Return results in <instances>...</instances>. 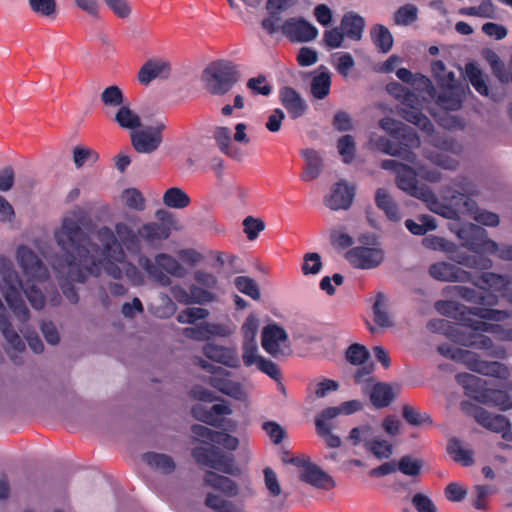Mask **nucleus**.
<instances>
[{"label": "nucleus", "instance_id": "1", "mask_svg": "<svg viewBox=\"0 0 512 512\" xmlns=\"http://www.w3.org/2000/svg\"><path fill=\"white\" fill-rule=\"evenodd\" d=\"M84 216V210L75 207L61 217L53 231L62 255L52 259L51 268L66 298L76 303L78 294L71 285L102 272L114 279L125 277L133 285L144 284L141 271L126 254L139 252V218L126 215L112 228L102 225L88 235L82 227Z\"/></svg>", "mask_w": 512, "mask_h": 512}, {"label": "nucleus", "instance_id": "2", "mask_svg": "<svg viewBox=\"0 0 512 512\" xmlns=\"http://www.w3.org/2000/svg\"><path fill=\"white\" fill-rule=\"evenodd\" d=\"M16 261L21 268L23 281L11 260L0 257V293L17 321L16 326L13 324L16 332L19 336L23 335L34 353L40 354L44 351V344L29 324L31 313L22 292L34 309L41 310L45 305V296L38 285L49 279V272L40 258L27 246L17 249Z\"/></svg>", "mask_w": 512, "mask_h": 512}, {"label": "nucleus", "instance_id": "3", "mask_svg": "<svg viewBox=\"0 0 512 512\" xmlns=\"http://www.w3.org/2000/svg\"><path fill=\"white\" fill-rule=\"evenodd\" d=\"M436 310L443 316L459 321L473 331L488 332L498 336L501 341H512V328H505L490 322H504L510 318L507 310L491 307H467L457 301H438Z\"/></svg>", "mask_w": 512, "mask_h": 512}, {"label": "nucleus", "instance_id": "4", "mask_svg": "<svg viewBox=\"0 0 512 512\" xmlns=\"http://www.w3.org/2000/svg\"><path fill=\"white\" fill-rule=\"evenodd\" d=\"M477 185L466 177H456L449 184L441 188L442 199L446 204L459 213H466L471 216L477 223L494 228L500 224V216L492 211L481 209L472 197L479 194Z\"/></svg>", "mask_w": 512, "mask_h": 512}, {"label": "nucleus", "instance_id": "5", "mask_svg": "<svg viewBox=\"0 0 512 512\" xmlns=\"http://www.w3.org/2000/svg\"><path fill=\"white\" fill-rule=\"evenodd\" d=\"M417 176L416 170L405 164L396 177L397 187L408 195L421 200L431 212L446 219L456 218V209L443 203L429 187L418 185Z\"/></svg>", "mask_w": 512, "mask_h": 512}, {"label": "nucleus", "instance_id": "6", "mask_svg": "<svg viewBox=\"0 0 512 512\" xmlns=\"http://www.w3.org/2000/svg\"><path fill=\"white\" fill-rule=\"evenodd\" d=\"M462 246L477 254L496 255L502 261L512 262V245L498 244L488 237L485 229L473 223L461 226L456 232Z\"/></svg>", "mask_w": 512, "mask_h": 512}, {"label": "nucleus", "instance_id": "7", "mask_svg": "<svg viewBox=\"0 0 512 512\" xmlns=\"http://www.w3.org/2000/svg\"><path fill=\"white\" fill-rule=\"evenodd\" d=\"M437 350L444 357L464 364L475 373L499 380H507L511 376V370L506 364L498 361L484 360L473 351L449 345H440Z\"/></svg>", "mask_w": 512, "mask_h": 512}, {"label": "nucleus", "instance_id": "8", "mask_svg": "<svg viewBox=\"0 0 512 512\" xmlns=\"http://www.w3.org/2000/svg\"><path fill=\"white\" fill-rule=\"evenodd\" d=\"M137 263L151 281L162 287L171 285L170 277L182 279L188 274L187 269L177 258L164 252L155 254L152 259L139 254Z\"/></svg>", "mask_w": 512, "mask_h": 512}, {"label": "nucleus", "instance_id": "9", "mask_svg": "<svg viewBox=\"0 0 512 512\" xmlns=\"http://www.w3.org/2000/svg\"><path fill=\"white\" fill-rule=\"evenodd\" d=\"M238 80V68L228 60H218L210 63L201 75L204 89L213 96L226 95Z\"/></svg>", "mask_w": 512, "mask_h": 512}, {"label": "nucleus", "instance_id": "10", "mask_svg": "<svg viewBox=\"0 0 512 512\" xmlns=\"http://www.w3.org/2000/svg\"><path fill=\"white\" fill-rule=\"evenodd\" d=\"M422 245L429 250L441 251L458 265H462L470 269L488 270L493 266L491 259L481 255L463 252L454 242L437 235H428L424 237L422 239Z\"/></svg>", "mask_w": 512, "mask_h": 512}, {"label": "nucleus", "instance_id": "11", "mask_svg": "<svg viewBox=\"0 0 512 512\" xmlns=\"http://www.w3.org/2000/svg\"><path fill=\"white\" fill-rule=\"evenodd\" d=\"M388 91L400 101L399 114L408 122L416 125L422 131L430 134L433 124L422 112V101L413 93L406 91L403 86L394 83L388 86Z\"/></svg>", "mask_w": 512, "mask_h": 512}, {"label": "nucleus", "instance_id": "12", "mask_svg": "<svg viewBox=\"0 0 512 512\" xmlns=\"http://www.w3.org/2000/svg\"><path fill=\"white\" fill-rule=\"evenodd\" d=\"M456 380L468 393H476L474 398L478 402L498 407L502 411L512 409V399L507 392L502 390L478 392L477 389L484 383L481 378L469 373H460L456 375Z\"/></svg>", "mask_w": 512, "mask_h": 512}, {"label": "nucleus", "instance_id": "13", "mask_svg": "<svg viewBox=\"0 0 512 512\" xmlns=\"http://www.w3.org/2000/svg\"><path fill=\"white\" fill-rule=\"evenodd\" d=\"M261 346L271 356H289L292 353L286 330L277 323L267 324L261 332Z\"/></svg>", "mask_w": 512, "mask_h": 512}, {"label": "nucleus", "instance_id": "14", "mask_svg": "<svg viewBox=\"0 0 512 512\" xmlns=\"http://www.w3.org/2000/svg\"><path fill=\"white\" fill-rule=\"evenodd\" d=\"M193 296L197 300V304H207L217 301L221 292L218 277L204 269H198L193 272Z\"/></svg>", "mask_w": 512, "mask_h": 512}, {"label": "nucleus", "instance_id": "15", "mask_svg": "<svg viewBox=\"0 0 512 512\" xmlns=\"http://www.w3.org/2000/svg\"><path fill=\"white\" fill-rule=\"evenodd\" d=\"M166 124L162 121L155 126L137 129L130 133L131 145L140 154H152L159 149L163 142L162 133Z\"/></svg>", "mask_w": 512, "mask_h": 512}, {"label": "nucleus", "instance_id": "16", "mask_svg": "<svg viewBox=\"0 0 512 512\" xmlns=\"http://www.w3.org/2000/svg\"><path fill=\"white\" fill-rule=\"evenodd\" d=\"M193 457L197 463L208 466L229 475H238L240 470L234 464L232 456L220 452L215 447H198L193 450Z\"/></svg>", "mask_w": 512, "mask_h": 512}, {"label": "nucleus", "instance_id": "17", "mask_svg": "<svg viewBox=\"0 0 512 512\" xmlns=\"http://www.w3.org/2000/svg\"><path fill=\"white\" fill-rule=\"evenodd\" d=\"M483 333L474 331V333L465 334L457 331L451 334V338L462 346L489 351V356L493 358L506 359L508 357L507 349L501 345L496 346L492 338Z\"/></svg>", "mask_w": 512, "mask_h": 512}, {"label": "nucleus", "instance_id": "18", "mask_svg": "<svg viewBox=\"0 0 512 512\" xmlns=\"http://www.w3.org/2000/svg\"><path fill=\"white\" fill-rule=\"evenodd\" d=\"M437 152L426 154L433 164L448 170H455L459 166V156L463 151L462 145L453 139H441L435 144Z\"/></svg>", "mask_w": 512, "mask_h": 512}, {"label": "nucleus", "instance_id": "19", "mask_svg": "<svg viewBox=\"0 0 512 512\" xmlns=\"http://www.w3.org/2000/svg\"><path fill=\"white\" fill-rule=\"evenodd\" d=\"M204 484L220 491L226 497H252L255 494L253 487L246 483L241 487L236 481L226 476L207 471L203 477Z\"/></svg>", "mask_w": 512, "mask_h": 512}, {"label": "nucleus", "instance_id": "20", "mask_svg": "<svg viewBox=\"0 0 512 512\" xmlns=\"http://www.w3.org/2000/svg\"><path fill=\"white\" fill-rule=\"evenodd\" d=\"M0 333L5 340V351L9 357L17 362L19 355L26 351V344L16 332L11 317L8 315L2 299L0 298Z\"/></svg>", "mask_w": 512, "mask_h": 512}, {"label": "nucleus", "instance_id": "21", "mask_svg": "<svg viewBox=\"0 0 512 512\" xmlns=\"http://www.w3.org/2000/svg\"><path fill=\"white\" fill-rule=\"evenodd\" d=\"M281 33L292 43H307L318 37V29L303 17H290L281 24Z\"/></svg>", "mask_w": 512, "mask_h": 512}, {"label": "nucleus", "instance_id": "22", "mask_svg": "<svg viewBox=\"0 0 512 512\" xmlns=\"http://www.w3.org/2000/svg\"><path fill=\"white\" fill-rule=\"evenodd\" d=\"M247 368L256 366L259 371L278 381L281 373L278 366L271 360L262 356L257 343H241V358Z\"/></svg>", "mask_w": 512, "mask_h": 512}, {"label": "nucleus", "instance_id": "23", "mask_svg": "<svg viewBox=\"0 0 512 512\" xmlns=\"http://www.w3.org/2000/svg\"><path fill=\"white\" fill-rule=\"evenodd\" d=\"M247 125L245 123H237L235 132L232 135V130L226 126H217L213 131V139L218 149L225 155L234 156L235 149L232 141L247 145L250 139L246 133Z\"/></svg>", "mask_w": 512, "mask_h": 512}, {"label": "nucleus", "instance_id": "24", "mask_svg": "<svg viewBox=\"0 0 512 512\" xmlns=\"http://www.w3.org/2000/svg\"><path fill=\"white\" fill-rule=\"evenodd\" d=\"M291 462L301 467L299 477L303 482L323 490H331L336 487L333 477L318 465L297 458L291 459Z\"/></svg>", "mask_w": 512, "mask_h": 512}, {"label": "nucleus", "instance_id": "25", "mask_svg": "<svg viewBox=\"0 0 512 512\" xmlns=\"http://www.w3.org/2000/svg\"><path fill=\"white\" fill-rule=\"evenodd\" d=\"M347 260L356 268L372 269L384 260V251L379 247L359 246L346 253Z\"/></svg>", "mask_w": 512, "mask_h": 512}, {"label": "nucleus", "instance_id": "26", "mask_svg": "<svg viewBox=\"0 0 512 512\" xmlns=\"http://www.w3.org/2000/svg\"><path fill=\"white\" fill-rule=\"evenodd\" d=\"M202 352L210 361L228 368L238 369L241 366V360L236 347L209 342L203 346Z\"/></svg>", "mask_w": 512, "mask_h": 512}, {"label": "nucleus", "instance_id": "27", "mask_svg": "<svg viewBox=\"0 0 512 512\" xmlns=\"http://www.w3.org/2000/svg\"><path fill=\"white\" fill-rule=\"evenodd\" d=\"M338 416L339 413L336 407H327L315 418L316 432L328 448H338L342 444L341 438L332 432L331 422Z\"/></svg>", "mask_w": 512, "mask_h": 512}, {"label": "nucleus", "instance_id": "28", "mask_svg": "<svg viewBox=\"0 0 512 512\" xmlns=\"http://www.w3.org/2000/svg\"><path fill=\"white\" fill-rule=\"evenodd\" d=\"M429 275L442 282H471L472 274L458 265L446 261L433 263L429 267Z\"/></svg>", "mask_w": 512, "mask_h": 512}, {"label": "nucleus", "instance_id": "29", "mask_svg": "<svg viewBox=\"0 0 512 512\" xmlns=\"http://www.w3.org/2000/svg\"><path fill=\"white\" fill-rule=\"evenodd\" d=\"M175 221L169 223H160L150 221L139 226V250L141 242L146 243L150 247H158L163 241L167 240L171 234V227Z\"/></svg>", "mask_w": 512, "mask_h": 512}, {"label": "nucleus", "instance_id": "30", "mask_svg": "<svg viewBox=\"0 0 512 512\" xmlns=\"http://www.w3.org/2000/svg\"><path fill=\"white\" fill-rule=\"evenodd\" d=\"M171 74V64L163 59H150L143 64L138 72V80L143 85L155 79H167Z\"/></svg>", "mask_w": 512, "mask_h": 512}, {"label": "nucleus", "instance_id": "31", "mask_svg": "<svg viewBox=\"0 0 512 512\" xmlns=\"http://www.w3.org/2000/svg\"><path fill=\"white\" fill-rule=\"evenodd\" d=\"M279 98L292 119L301 117L307 110L305 100L291 87H283L279 92Z\"/></svg>", "mask_w": 512, "mask_h": 512}, {"label": "nucleus", "instance_id": "32", "mask_svg": "<svg viewBox=\"0 0 512 512\" xmlns=\"http://www.w3.org/2000/svg\"><path fill=\"white\" fill-rule=\"evenodd\" d=\"M353 189L347 184L336 183L328 196L325 197V205L331 210L347 209L353 200Z\"/></svg>", "mask_w": 512, "mask_h": 512}, {"label": "nucleus", "instance_id": "33", "mask_svg": "<svg viewBox=\"0 0 512 512\" xmlns=\"http://www.w3.org/2000/svg\"><path fill=\"white\" fill-rule=\"evenodd\" d=\"M441 87L443 91L439 94L437 103L446 110L460 109L465 96V88L457 84L456 81L451 85Z\"/></svg>", "mask_w": 512, "mask_h": 512}, {"label": "nucleus", "instance_id": "34", "mask_svg": "<svg viewBox=\"0 0 512 512\" xmlns=\"http://www.w3.org/2000/svg\"><path fill=\"white\" fill-rule=\"evenodd\" d=\"M400 387L397 386L394 389L391 385L387 383H375L368 390L365 388V392L369 395L371 403L376 408H384L391 404L396 395L399 392Z\"/></svg>", "mask_w": 512, "mask_h": 512}, {"label": "nucleus", "instance_id": "35", "mask_svg": "<svg viewBox=\"0 0 512 512\" xmlns=\"http://www.w3.org/2000/svg\"><path fill=\"white\" fill-rule=\"evenodd\" d=\"M471 282L480 289L493 290L503 294L512 284V277L493 272H485L477 280L472 279Z\"/></svg>", "mask_w": 512, "mask_h": 512}, {"label": "nucleus", "instance_id": "36", "mask_svg": "<svg viewBox=\"0 0 512 512\" xmlns=\"http://www.w3.org/2000/svg\"><path fill=\"white\" fill-rule=\"evenodd\" d=\"M365 25V19L353 11L345 13L340 22V27L345 33V36L353 41L362 39Z\"/></svg>", "mask_w": 512, "mask_h": 512}, {"label": "nucleus", "instance_id": "37", "mask_svg": "<svg viewBox=\"0 0 512 512\" xmlns=\"http://www.w3.org/2000/svg\"><path fill=\"white\" fill-rule=\"evenodd\" d=\"M375 204L382 210L386 217L393 222H399L402 218L399 205L390 192L385 188H378L375 192Z\"/></svg>", "mask_w": 512, "mask_h": 512}, {"label": "nucleus", "instance_id": "38", "mask_svg": "<svg viewBox=\"0 0 512 512\" xmlns=\"http://www.w3.org/2000/svg\"><path fill=\"white\" fill-rule=\"evenodd\" d=\"M114 122L122 129L136 131L142 127L141 116L126 102L114 114Z\"/></svg>", "mask_w": 512, "mask_h": 512}, {"label": "nucleus", "instance_id": "39", "mask_svg": "<svg viewBox=\"0 0 512 512\" xmlns=\"http://www.w3.org/2000/svg\"><path fill=\"white\" fill-rule=\"evenodd\" d=\"M331 73L321 66L313 75L310 83V92L318 100L326 98L330 93Z\"/></svg>", "mask_w": 512, "mask_h": 512}, {"label": "nucleus", "instance_id": "40", "mask_svg": "<svg viewBox=\"0 0 512 512\" xmlns=\"http://www.w3.org/2000/svg\"><path fill=\"white\" fill-rule=\"evenodd\" d=\"M452 290L454 295L467 302L481 304L483 305L482 307L496 305L499 301L498 297L495 295L484 296L475 289L466 286H454Z\"/></svg>", "mask_w": 512, "mask_h": 512}, {"label": "nucleus", "instance_id": "41", "mask_svg": "<svg viewBox=\"0 0 512 512\" xmlns=\"http://www.w3.org/2000/svg\"><path fill=\"white\" fill-rule=\"evenodd\" d=\"M301 155L306 162L303 179L305 181H310L317 178L323 167V159L320 153L314 149L306 148L301 150Z\"/></svg>", "mask_w": 512, "mask_h": 512}, {"label": "nucleus", "instance_id": "42", "mask_svg": "<svg viewBox=\"0 0 512 512\" xmlns=\"http://www.w3.org/2000/svg\"><path fill=\"white\" fill-rule=\"evenodd\" d=\"M143 461L152 469L162 473L169 474L176 468V463L166 454L148 452L143 454Z\"/></svg>", "mask_w": 512, "mask_h": 512}, {"label": "nucleus", "instance_id": "43", "mask_svg": "<svg viewBox=\"0 0 512 512\" xmlns=\"http://www.w3.org/2000/svg\"><path fill=\"white\" fill-rule=\"evenodd\" d=\"M162 202L171 209H184L190 205L191 199L182 188L171 187L164 192Z\"/></svg>", "mask_w": 512, "mask_h": 512}, {"label": "nucleus", "instance_id": "44", "mask_svg": "<svg viewBox=\"0 0 512 512\" xmlns=\"http://www.w3.org/2000/svg\"><path fill=\"white\" fill-rule=\"evenodd\" d=\"M373 44L382 53H388L393 46V36L389 29L382 24H375L370 29Z\"/></svg>", "mask_w": 512, "mask_h": 512}, {"label": "nucleus", "instance_id": "45", "mask_svg": "<svg viewBox=\"0 0 512 512\" xmlns=\"http://www.w3.org/2000/svg\"><path fill=\"white\" fill-rule=\"evenodd\" d=\"M374 322L382 328H389L394 325L392 318L387 310L386 297L382 292H378L373 303Z\"/></svg>", "mask_w": 512, "mask_h": 512}, {"label": "nucleus", "instance_id": "46", "mask_svg": "<svg viewBox=\"0 0 512 512\" xmlns=\"http://www.w3.org/2000/svg\"><path fill=\"white\" fill-rule=\"evenodd\" d=\"M376 147L385 154L400 157L409 163H415L416 155L408 149L403 148L392 143L387 138H379L376 142Z\"/></svg>", "mask_w": 512, "mask_h": 512}, {"label": "nucleus", "instance_id": "47", "mask_svg": "<svg viewBox=\"0 0 512 512\" xmlns=\"http://www.w3.org/2000/svg\"><path fill=\"white\" fill-rule=\"evenodd\" d=\"M100 101L108 109H119L126 103L124 93L117 85L106 87L100 94Z\"/></svg>", "mask_w": 512, "mask_h": 512}, {"label": "nucleus", "instance_id": "48", "mask_svg": "<svg viewBox=\"0 0 512 512\" xmlns=\"http://www.w3.org/2000/svg\"><path fill=\"white\" fill-rule=\"evenodd\" d=\"M120 200L124 207L133 211L141 212L146 208V199L137 188L124 189Z\"/></svg>", "mask_w": 512, "mask_h": 512}, {"label": "nucleus", "instance_id": "49", "mask_svg": "<svg viewBox=\"0 0 512 512\" xmlns=\"http://www.w3.org/2000/svg\"><path fill=\"white\" fill-rule=\"evenodd\" d=\"M405 226L410 233L417 236L425 235L429 231L437 229V221L429 215H420L418 222L412 219L405 221Z\"/></svg>", "mask_w": 512, "mask_h": 512}, {"label": "nucleus", "instance_id": "50", "mask_svg": "<svg viewBox=\"0 0 512 512\" xmlns=\"http://www.w3.org/2000/svg\"><path fill=\"white\" fill-rule=\"evenodd\" d=\"M448 452L452 458L464 466L473 464V452L466 448L458 439H451L448 443Z\"/></svg>", "mask_w": 512, "mask_h": 512}, {"label": "nucleus", "instance_id": "51", "mask_svg": "<svg viewBox=\"0 0 512 512\" xmlns=\"http://www.w3.org/2000/svg\"><path fill=\"white\" fill-rule=\"evenodd\" d=\"M260 326V319L257 314L250 313L241 325L240 332L242 343H257L256 337Z\"/></svg>", "mask_w": 512, "mask_h": 512}, {"label": "nucleus", "instance_id": "52", "mask_svg": "<svg viewBox=\"0 0 512 512\" xmlns=\"http://www.w3.org/2000/svg\"><path fill=\"white\" fill-rule=\"evenodd\" d=\"M72 154L73 163L77 169H80L87 164L92 165L99 159V155L96 151L83 145H76L73 148Z\"/></svg>", "mask_w": 512, "mask_h": 512}, {"label": "nucleus", "instance_id": "53", "mask_svg": "<svg viewBox=\"0 0 512 512\" xmlns=\"http://www.w3.org/2000/svg\"><path fill=\"white\" fill-rule=\"evenodd\" d=\"M208 338H229L233 336L237 330V326L231 321L225 322H206Z\"/></svg>", "mask_w": 512, "mask_h": 512}, {"label": "nucleus", "instance_id": "54", "mask_svg": "<svg viewBox=\"0 0 512 512\" xmlns=\"http://www.w3.org/2000/svg\"><path fill=\"white\" fill-rule=\"evenodd\" d=\"M374 434V429L370 424H362L354 427L350 430L347 440L353 446H357L361 443L367 449V442H370Z\"/></svg>", "mask_w": 512, "mask_h": 512}, {"label": "nucleus", "instance_id": "55", "mask_svg": "<svg viewBox=\"0 0 512 512\" xmlns=\"http://www.w3.org/2000/svg\"><path fill=\"white\" fill-rule=\"evenodd\" d=\"M367 450L378 459H388L393 454V445L386 439L372 437Z\"/></svg>", "mask_w": 512, "mask_h": 512}, {"label": "nucleus", "instance_id": "56", "mask_svg": "<svg viewBox=\"0 0 512 512\" xmlns=\"http://www.w3.org/2000/svg\"><path fill=\"white\" fill-rule=\"evenodd\" d=\"M159 300V304L151 306V312L154 316L167 319L175 314L177 306L167 294H160Z\"/></svg>", "mask_w": 512, "mask_h": 512}, {"label": "nucleus", "instance_id": "57", "mask_svg": "<svg viewBox=\"0 0 512 512\" xmlns=\"http://www.w3.org/2000/svg\"><path fill=\"white\" fill-rule=\"evenodd\" d=\"M465 73L473 87L482 95H488V86L484 80L482 71L477 65L469 63L465 66Z\"/></svg>", "mask_w": 512, "mask_h": 512}, {"label": "nucleus", "instance_id": "58", "mask_svg": "<svg viewBox=\"0 0 512 512\" xmlns=\"http://www.w3.org/2000/svg\"><path fill=\"white\" fill-rule=\"evenodd\" d=\"M418 9L413 4H406L397 9L394 14V23L400 26H408L417 20Z\"/></svg>", "mask_w": 512, "mask_h": 512}, {"label": "nucleus", "instance_id": "59", "mask_svg": "<svg viewBox=\"0 0 512 512\" xmlns=\"http://www.w3.org/2000/svg\"><path fill=\"white\" fill-rule=\"evenodd\" d=\"M31 10L41 16L54 18L57 12L56 0H28Z\"/></svg>", "mask_w": 512, "mask_h": 512}, {"label": "nucleus", "instance_id": "60", "mask_svg": "<svg viewBox=\"0 0 512 512\" xmlns=\"http://www.w3.org/2000/svg\"><path fill=\"white\" fill-rule=\"evenodd\" d=\"M423 461L412 456H403L397 465V469L407 476H418L421 473Z\"/></svg>", "mask_w": 512, "mask_h": 512}, {"label": "nucleus", "instance_id": "61", "mask_svg": "<svg viewBox=\"0 0 512 512\" xmlns=\"http://www.w3.org/2000/svg\"><path fill=\"white\" fill-rule=\"evenodd\" d=\"M234 284L241 293L248 295L254 300L260 299L259 287L252 278L246 276H238L235 278Z\"/></svg>", "mask_w": 512, "mask_h": 512}, {"label": "nucleus", "instance_id": "62", "mask_svg": "<svg viewBox=\"0 0 512 512\" xmlns=\"http://www.w3.org/2000/svg\"><path fill=\"white\" fill-rule=\"evenodd\" d=\"M209 316V311L201 307H190L181 311L177 316V321L181 324H193L198 320H203Z\"/></svg>", "mask_w": 512, "mask_h": 512}, {"label": "nucleus", "instance_id": "63", "mask_svg": "<svg viewBox=\"0 0 512 512\" xmlns=\"http://www.w3.org/2000/svg\"><path fill=\"white\" fill-rule=\"evenodd\" d=\"M431 71L440 86L451 85L455 81L454 72L447 71L445 64L440 60L432 63Z\"/></svg>", "mask_w": 512, "mask_h": 512}, {"label": "nucleus", "instance_id": "64", "mask_svg": "<svg viewBox=\"0 0 512 512\" xmlns=\"http://www.w3.org/2000/svg\"><path fill=\"white\" fill-rule=\"evenodd\" d=\"M370 354L367 348L360 344H352L346 351V359L352 365H363Z\"/></svg>", "mask_w": 512, "mask_h": 512}]
</instances>
